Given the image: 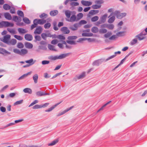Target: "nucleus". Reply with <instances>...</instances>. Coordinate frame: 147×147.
Returning <instances> with one entry per match:
<instances>
[{"mask_svg":"<svg viewBox=\"0 0 147 147\" xmlns=\"http://www.w3.org/2000/svg\"><path fill=\"white\" fill-rule=\"evenodd\" d=\"M70 53H68L61 54L59 55L51 56L49 59L52 60H55L57 59H62L68 56Z\"/></svg>","mask_w":147,"mask_h":147,"instance_id":"obj_1","label":"nucleus"},{"mask_svg":"<svg viewBox=\"0 0 147 147\" xmlns=\"http://www.w3.org/2000/svg\"><path fill=\"white\" fill-rule=\"evenodd\" d=\"M114 15L117 16L118 19H121L123 17L125 16L126 15V13H120L118 11H115L114 12H112L111 13L108 18L111 17L112 15Z\"/></svg>","mask_w":147,"mask_h":147,"instance_id":"obj_2","label":"nucleus"},{"mask_svg":"<svg viewBox=\"0 0 147 147\" xmlns=\"http://www.w3.org/2000/svg\"><path fill=\"white\" fill-rule=\"evenodd\" d=\"M13 24L7 21H2L0 22V28H1L8 27H12L13 26Z\"/></svg>","mask_w":147,"mask_h":147,"instance_id":"obj_3","label":"nucleus"},{"mask_svg":"<svg viewBox=\"0 0 147 147\" xmlns=\"http://www.w3.org/2000/svg\"><path fill=\"white\" fill-rule=\"evenodd\" d=\"M55 35H51L49 31L47 30L45 33H43L41 34V36L42 38L44 40H46L47 37H52L53 38H55Z\"/></svg>","mask_w":147,"mask_h":147,"instance_id":"obj_4","label":"nucleus"},{"mask_svg":"<svg viewBox=\"0 0 147 147\" xmlns=\"http://www.w3.org/2000/svg\"><path fill=\"white\" fill-rule=\"evenodd\" d=\"M147 33H145L144 31H142L140 33L136 35L135 37L137 38L139 40L141 41L143 40L146 38V35Z\"/></svg>","mask_w":147,"mask_h":147,"instance_id":"obj_5","label":"nucleus"},{"mask_svg":"<svg viewBox=\"0 0 147 147\" xmlns=\"http://www.w3.org/2000/svg\"><path fill=\"white\" fill-rule=\"evenodd\" d=\"M35 20H36L35 22L37 25L39 24L40 25H42L45 23L47 21L45 20L41 19H36Z\"/></svg>","mask_w":147,"mask_h":147,"instance_id":"obj_6","label":"nucleus"},{"mask_svg":"<svg viewBox=\"0 0 147 147\" xmlns=\"http://www.w3.org/2000/svg\"><path fill=\"white\" fill-rule=\"evenodd\" d=\"M11 36L9 35H6L5 36L3 37V41L4 43L8 44L9 41V40L10 39Z\"/></svg>","mask_w":147,"mask_h":147,"instance_id":"obj_7","label":"nucleus"},{"mask_svg":"<svg viewBox=\"0 0 147 147\" xmlns=\"http://www.w3.org/2000/svg\"><path fill=\"white\" fill-rule=\"evenodd\" d=\"M42 31V27L39 26H38L34 32V34H40Z\"/></svg>","mask_w":147,"mask_h":147,"instance_id":"obj_8","label":"nucleus"},{"mask_svg":"<svg viewBox=\"0 0 147 147\" xmlns=\"http://www.w3.org/2000/svg\"><path fill=\"white\" fill-rule=\"evenodd\" d=\"M80 27L79 24L78 23L74 24L73 25L69 27V29L72 31H75L77 30L78 28Z\"/></svg>","mask_w":147,"mask_h":147,"instance_id":"obj_9","label":"nucleus"},{"mask_svg":"<svg viewBox=\"0 0 147 147\" xmlns=\"http://www.w3.org/2000/svg\"><path fill=\"white\" fill-rule=\"evenodd\" d=\"M104 60L102 59H98L94 62L92 63L93 65L98 66Z\"/></svg>","mask_w":147,"mask_h":147,"instance_id":"obj_10","label":"nucleus"},{"mask_svg":"<svg viewBox=\"0 0 147 147\" xmlns=\"http://www.w3.org/2000/svg\"><path fill=\"white\" fill-rule=\"evenodd\" d=\"M74 107V106H72L71 107H70V108H68L67 109H66L64 110L62 112H61L59 113L57 115V116L59 117V116L61 115H62L65 113H66L69 111V110H70L71 109H72Z\"/></svg>","mask_w":147,"mask_h":147,"instance_id":"obj_11","label":"nucleus"},{"mask_svg":"<svg viewBox=\"0 0 147 147\" xmlns=\"http://www.w3.org/2000/svg\"><path fill=\"white\" fill-rule=\"evenodd\" d=\"M81 3L82 5L86 6H89L92 4V3L91 2L84 0L82 1Z\"/></svg>","mask_w":147,"mask_h":147,"instance_id":"obj_12","label":"nucleus"},{"mask_svg":"<svg viewBox=\"0 0 147 147\" xmlns=\"http://www.w3.org/2000/svg\"><path fill=\"white\" fill-rule=\"evenodd\" d=\"M25 39L28 41H31L33 39V37L32 35L29 34H27L25 35Z\"/></svg>","mask_w":147,"mask_h":147,"instance_id":"obj_13","label":"nucleus"},{"mask_svg":"<svg viewBox=\"0 0 147 147\" xmlns=\"http://www.w3.org/2000/svg\"><path fill=\"white\" fill-rule=\"evenodd\" d=\"M67 20L71 22H73L76 21H77L76 20V16L75 15H73L71 17H70L69 20Z\"/></svg>","mask_w":147,"mask_h":147,"instance_id":"obj_14","label":"nucleus"},{"mask_svg":"<svg viewBox=\"0 0 147 147\" xmlns=\"http://www.w3.org/2000/svg\"><path fill=\"white\" fill-rule=\"evenodd\" d=\"M61 30L65 34H68L70 32V31L67 27H63L61 29Z\"/></svg>","mask_w":147,"mask_h":147,"instance_id":"obj_15","label":"nucleus"},{"mask_svg":"<svg viewBox=\"0 0 147 147\" xmlns=\"http://www.w3.org/2000/svg\"><path fill=\"white\" fill-rule=\"evenodd\" d=\"M25 47L28 49H31L33 47V45L30 42H26L24 44Z\"/></svg>","mask_w":147,"mask_h":147,"instance_id":"obj_16","label":"nucleus"},{"mask_svg":"<svg viewBox=\"0 0 147 147\" xmlns=\"http://www.w3.org/2000/svg\"><path fill=\"white\" fill-rule=\"evenodd\" d=\"M0 53L2 54H4L5 53L10 54L11 53L3 48H0Z\"/></svg>","mask_w":147,"mask_h":147,"instance_id":"obj_17","label":"nucleus"},{"mask_svg":"<svg viewBox=\"0 0 147 147\" xmlns=\"http://www.w3.org/2000/svg\"><path fill=\"white\" fill-rule=\"evenodd\" d=\"M32 73V72H29L26 74H25L22 75L18 79V80H20L22 79H23L26 77L28 75H30Z\"/></svg>","mask_w":147,"mask_h":147,"instance_id":"obj_18","label":"nucleus"},{"mask_svg":"<svg viewBox=\"0 0 147 147\" xmlns=\"http://www.w3.org/2000/svg\"><path fill=\"white\" fill-rule=\"evenodd\" d=\"M13 20L15 22H20L22 20L21 18L20 17H18L17 16H14L13 17Z\"/></svg>","mask_w":147,"mask_h":147,"instance_id":"obj_19","label":"nucleus"},{"mask_svg":"<svg viewBox=\"0 0 147 147\" xmlns=\"http://www.w3.org/2000/svg\"><path fill=\"white\" fill-rule=\"evenodd\" d=\"M121 53V52L120 51H118L117 52H115V55H112L111 56H110V57H108V58H107V59H106L105 60V61H108V60L111 59H112L114 57L116 56V55L117 54H120Z\"/></svg>","mask_w":147,"mask_h":147,"instance_id":"obj_20","label":"nucleus"},{"mask_svg":"<svg viewBox=\"0 0 147 147\" xmlns=\"http://www.w3.org/2000/svg\"><path fill=\"white\" fill-rule=\"evenodd\" d=\"M107 14H105L102 16L100 18V20L103 23H105L106 21V18L107 17Z\"/></svg>","mask_w":147,"mask_h":147,"instance_id":"obj_21","label":"nucleus"},{"mask_svg":"<svg viewBox=\"0 0 147 147\" xmlns=\"http://www.w3.org/2000/svg\"><path fill=\"white\" fill-rule=\"evenodd\" d=\"M4 16L5 18L8 20H10L12 19L11 15L8 13H4Z\"/></svg>","mask_w":147,"mask_h":147,"instance_id":"obj_22","label":"nucleus"},{"mask_svg":"<svg viewBox=\"0 0 147 147\" xmlns=\"http://www.w3.org/2000/svg\"><path fill=\"white\" fill-rule=\"evenodd\" d=\"M60 102L57 103L55 105L51 107L48 109L45 110V111L46 112H50L52 111L53 109H54L60 103Z\"/></svg>","mask_w":147,"mask_h":147,"instance_id":"obj_23","label":"nucleus"},{"mask_svg":"<svg viewBox=\"0 0 147 147\" xmlns=\"http://www.w3.org/2000/svg\"><path fill=\"white\" fill-rule=\"evenodd\" d=\"M18 31L20 34H25L28 32V31L23 28H19L18 29Z\"/></svg>","mask_w":147,"mask_h":147,"instance_id":"obj_24","label":"nucleus"},{"mask_svg":"<svg viewBox=\"0 0 147 147\" xmlns=\"http://www.w3.org/2000/svg\"><path fill=\"white\" fill-rule=\"evenodd\" d=\"M71 12H72L69 10H67L65 11V13L67 18H70Z\"/></svg>","mask_w":147,"mask_h":147,"instance_id":"obj_25","label":"nucleus"},{"mask_svg":"<svg viewBox=\"0 0 147 147\" xmlns=\"http://www.w3.org/2000/svg\"><path fill=\"white\" fill-rule=\"evenodd\" d=\"M35 61H34L33 59H31L30 60L26 61H25V62L26 63L29 64V65L30 66L33 64L35 62Z\"/></svg>","mask_w":147,"mask_h":147,"instance_id":"obj_26","label":"nucleus"},{"mask_svg":"<svg viewBox=\"0 0 147 147\" xmlns=\"http://www.w3.org/2000/svg\"><path fill=\"white\" fill-rule=\"evenodd\" d=\"M16 42L17 40L16 39H13L9 41L8 45H14L16 44Z\"/></svg>","mask_w":147,"mask_h":147,"instance_id":"obj_27","label":"nucleus"},{"mask_svg":"<svg viewBox=\"0 0 147 147\" xmlns=\"http://www.w3.org/2000/svg\"><path fill=\"white\" fill-rule=\"evenodd\" d=\"M138 43L137 38H136L133 39L130 42V44L131 45H134Z\"/></svg>","mask_w":147,"mask_h":147,"instance_id":"obj_28","label":"nucleus"},{"mask_svg":"<svg viewBox=\"0 0 147 147\" xmlns=\"http://www.w3.org/2000/svg\"><path fill=\"white\" fill-rule=\"evenodd\" d=\"M58 11L57 10L52 11L50 12V14L52 16H54L57 14Z\"/></svg>","mask_w":147,"mask_h":147,"instance_id":"obj_29","label":"nucleus"},{"mask_svg":"<svg viewBox=\"0 0 147 147\" xmlns=\"http://www.w3.org/2000/svg\"><path fill=\"white\" fill-rule=\"evenodd\" d=\"M110 18H109V19L108 20V23H113L115 19V16H111Z\"/></svg>","mask_w":147,"mask_h":147,"instance_id":"obj_30","label":"nucleus"},{"mask_svg":"<svg viewBox=\"0 0 147 147\" xmlns=\"http://www.w3.org/2000/svg\"><path fill=\"white\" fill-rule=\"evenodd\" d=\"M23 91L26 93H28L31 94L32 93V90L29 88H26L23 90Z\"/></svg>","mask_w":147,"mask_h":147,"instance_id":"obj_31","label":"nucleus"},{"mask_svg":"<svg viewBox=\"0 0 147 147\" xmlns=\"http://www.w3.org/2000/svg\"><path fill=\"white\" fill-rule=\"evenodd\" d=\"M58 139H56L53 141L51 143L48 144L49 146H52L56 144L58 142Z\"/></svg>","mask_w":147,"mask_h":147,"instance_id":"obj_32","label":"nucleus"},{"mask_svg":"<svg viewBox=\"0 0 147 147\" xmlns=\"http://www.w3.org/2000/svg\"><path fill=\"white\" fill-rule=\"evenodd\" d=\"M38 78V76L37 74H35L33 76V80L35 84H36L37 83Z\"/></svg>","mask_w":147,"mask_h":147,"instance_id":"obj_33","label":"nucleus"},{"mask_svg":"<svg viewBox=\"0 0 147 147\" xmlns=\"http://www.w3.org/2000/svg\"><path fill=\"white\" fill-rule=\"evenodd\" d=\"M99 12V11L98 10H93L90 11L89 13L91 15H94L98 13Z\"/></svg>","mask_w":147,"mask_h":147,"instance_id":"obj_34","label":"nucleus"},{"mask_svg":"<svg viewBox=\"0 0 147 147\" xmlns=\"http://www.w3.org/2000/svg\"><path fill=\"white\" fill-rule=\"evenodd\" d=\"M66 42L71 45H76V44L75 41L73 40H66Z\"/></svg>","mask_w":147,"mask_h":147,"instance_id":"obj_35","label":"nucleus"},{"mask_svg":"<svg viewBox=\"0 0 147 147\" xmlns=\"http://www.w3.org/2000/svg\"><path fill=\"white\" fill-rule=\"evenodd\" d=\"M99 30L98 28L96 27H93L91 29L92 32L94 33H97Z\"/></svg>","mask_w":147,"mask_h":147,"instance_id":"obj_36","label":"nucleus"},{"mask_svg":"<svg viewBox=\"0 0 147 147\" xmlns=\"http://www.w3.org/2000/svg\"><path fill=\"white\" fill-rule=\"evenodd\" d=\"M85 76V72H83L80 74L79 76H77V78L78 79H82Z\"/></svg>","mask_w":147,"mask_h":147,"instance_id":"obj_37","label":"nucleus"},{"mask_svg":"<svg viewBox=\"0 0 147 147\" xmlns=\"http://www.w3.org/2000/svg\"><path fill=\"white\" fill-rule=\"evenodd\" d=\"M107 30L104 28H101L99 30V32L100 34H105L107 32Z\"/></svg>","mask_w":147,"mask_h":147,"instance_id":"obj_38","label":"nucleus"},{"mask_svg":"<svg viewBox=\"0 0 147 147\" xmlns=\"http://www.w3.org/2000/svg\"><path fill=\"white\" fill-rule=\"evenodd\" d=\"M11 7L9 5L7 4H4L3 5V8L5 10H7L10 9Z\"/></svg>","mask_w":147,"mask_h":147,"instance_id":"obj_39","label":"nucleus"},{"mask_svg":"<svg viewBox=\"0 0 147 147\" xmlns=\"http://www.w3.org/2000/svg\"><path fill=\"white\" fill-rule=\"evenodd\" d=\"M24 18L23 19V20L24 22L26 24H29L30 23V20L28 18L26 17H23Z\"/></svg>","mask_w":147,"mask_h":147,"instance_id":"obj_40","label":"nucleus"},{"mask_svg":"<svg viewBox=\"0 0 147 147\" xmlns=\"http://www.w3.org/2000/svg\"><path fill=\"white\" fill-rule=\"evenodd\" d=\"M7 30L11 34H16V32L15 30L13 29H11L9 28H7Z\"/></svg>","mask_w":147,"mask_h":147,"instance_id":"obj_41","label":"nucleus"},{"mask_svg":"<svg viewBox=\"0 0 147 147\" xmlns=\"http://www.w3.org/2000/svg\"><path fill=\"white\" fill-rule=\"evenodd\" d=\"M28 53V51L26 49H22L20 51V55H24Z\"/></svg>","mask_w":147,"mask_h":147,"instance_id":"obj_42","label":"nucleus"},{"mask_svg":"<svg viewBox=\"0 0 147 147\" xmlns=\"http://www.w3.org/2000/svg\"><path fill=\"white\" fill-rule=\"evenodd\" d=\"M48 49L51 50L53 51H56V50L54 46L50 44H49L48 45Z\"/></svg>","mask_w":147,"mask_h":147,"instance_id":"obj_43","label":"nucleus"},{"mask_svg":"<svg viewBox=\"0 0 147 147\" xmlns=\"http://www.w3.org/2000/svg\"><path fill=\"white\" fill-rule=\"evenodd\" d=\"M51 26V24L49 23H46L44 25V27L45 29L49 28Z\"/></svg>","mask_w":147,"mask_h":147,"instance_id":"obj_44","label":"nucleus"},{"mask_svg":"<svg viewBox=\"0 0 147 147\" xmlns=\"http://www.w3.org/2000/svg\"><path fill=\"white\" fill-rule=\"evenodd\" d=\"M18 15L22 17H24V15L23 12L20 10H18L17 12Z\"/></svg>","mask_w":147,"mask_h":147,"instance_id":"obj_45","label":"nucleus"},{"mask_svg":"<svg viewBox=\"0 0 147 147\" xmlns=\"http://www.w3.org/2000/svg\"><path fill=\"white\" fill-rule=\"evenodd\" d=\"M77 37L76 36H69L67 38V39L69 40H74L76 39Z\"/></svg>","mask_w":147,"mask_h":147,"instance_id":"obj_46","label":"nucleus"},{"mask_svg":"<svg viewBox=\"0 0 147 147\" xmlns=\"http://www.w3.org/2000/svg\"><path fill=\"white\" fill-rule=\"evenodd\" d=\"M36 20H34L33 21L34 24H32L31 26V30L33 29L34 28L36 27L37 25L36 24L35 21Z\"/></svg>","mask_w":147,"mask_h":147,"instance_id":"obj_47","label":"nucleus"},{"mask_svg":"<svg viewBox=\"0 0 147 147\" xmlns=\"http://www.w3.org/2000/svg\"><path fill=\"white\" fill-rule=\"evenodd\" d=\"M36 95L38 96H44V92L41 91H38L36 93Z\"/></svg>","mask_w":147,"mask_h":147,"instance_id":"obj_48","label":"nucleus"},{"mask_svg":"<svg viewBox=\"0 0 147 147\" xmlns=\"http://www.w3.org/2000/svg\"><path fill=\"white\" fill-rule=\"evenodd\" d=\"M99 19V18L98 16H95L91 19V21L92 22H95L97 21Z\"/></svg>","mask_w":147,"mask_h":147,"instance_id":"obj_49","label":"nucleus"},{"mask_svg":"<svg viewBox=\"0 0 147 147\" xmlns=\"http://www.w3.org/2000/svg\"><path fill=\"white\" fill-rule=\"evenodd\" d=\"M112 34L111 32H108L106 34L104 35V37L106 38H109Z\"/></svg>","mask_w":147,"mask_h":147,"instance_id":"obj_50","label":"nucleus"},{"mask_svg":"<svg viewBox=\"0 0 147 147\" xmlns=\"http://www.w3.org/2000/svg\"><path fill=\"white\" fill-rule=\"evenodd\" d=\"M83 16V14L82 13H79L77 15V19L80 20L81 19Z\"/></svg>","mask_w":147,"mask_h":147,"instance_id":"obj_51","label":"nucleus"},{"mask_svg":"<svg viewBox=\"0 0 147 147\" xmlns=\"http://www.w3.org/2000/svg\"><path fill=\"white\" fill-rule=\"evenodd\" d=\"M14 37L18 40H21L23 39V38L20 36L14 35Z\"/></svg>","mask_w":147,"mask_h":147,"instance_id":"obj_52","label":"nucleus"},{"mask_svg":"<svg viewBox=\"0 0 147 147\" xmlns=\"http://www.w3.org/2000/svg\"><path fill=\"white\" fill-rule=\"evenodd\" d=\"M17 47L18 48L21 49L22 48L24 47V45L21 42L18 43V44Z\"/></svg>","mask_w":147,"mask_h":147,"instance_id":"obj_53","label":"nucleus"},{"mask_svg":"<svg viewBox=\"0 0 147 147\" xmlns=\"http://www.w3.org/2000/svg\"><path fill=\"white\" fill-rule=\"evenodd\" d=\"M101 6L97 5H93L92 6V7L93 9H98L100 8Z\"/></svg>","mask_w":147,"mask_h":147,"instance_id":"obj_54","label":"nucleus"},{"mask_svg":"<svg viewBox=\"0 0 147 147\" xmlns=\"http://www.w3.org/2000/svg\"><path fill=\"white\" fill-rule=\"evenodd\" d=\"M87 23V22L84 20H82L80 21L79 23H78L79 24V25L80 26L81 24H85Z\"/></svg>","mask_w":147,"mask_h":147,"instance_id":"obj_55","label":"nucleus"},{"mask_svg":"<svg viewBox=\"0 0 147 147\" xmlns=\"http://www.w3.org/2000/svg\"><path fill=\"white\" fill-rule=\"evenodd\" d=\"M13 51L16 53L20 55V51L18 49H14L13 50Z\"/></svg>","mask_w":147,"mask_h":147,"instance_id":"obj_56","label":"nucleus"},{"mask_svg":"<svg viewBox=\"0 0 147 147\" xmlns=\"http://www.w3.org/2000/svg\"><path fill=\"white\" fill-rule=\"evenodd\" d=\"M57 38L61 40H64L65 39V37L62 35H59L57 36Z\"/></svg>","mask_w":147,"mask_h":147,"instance_id":"obj_57","label":"nucleus"},{"mask_svg":"<svg viewBox=\"0 0 147 147\" xmlns=\"http://www.w3.org/2000/svg\"><path fill=\"white\" fill-rule=\"evenodd\" d=\"M114 28V26L113 24H108L107 28L111 30L113 29Z\"/></svg>","mask_w":147,"mask_h":147,"instance_id":"obj_58","label":"nucleus"},{"mask_svg":"<svg viewBox=\"0 0 147 147\" xmlns=\"http://www.w3.org/2000/svg\"><path fill=\"white\" fill-rule=\"evenodd\" d=\"M79 5V3L77 2H72L70 3V5L72 6H77Z\"/></svg>","mask_w":147,"mask_h":147,"instance_id":"obj_59","label":"nucleus"},{"mask_svg":"<svg viewBox=\"0 0 147 147\" xmlns=\"http://www.w3.org/2000/svg\"><path fill=\"white\" fill-rule=\"evenodd\" d=\"M47 16V15L45 13H43L40 15V18H45Z\"/></svg>","mask_w":147,"mask_h":147,"instance_id":"obj_60","label":"nucleus"},{"mask_svg":"<svg viewBox=\"0 0 147 147\" xmlns=\"http://www.w3.org/2000/svg\"><path fill=\"white\" fill-rule=\"evenodd\" d=\"M49 63V61L47 60H43L42 61V64L43 65L48 64Z\"/></svg>","mask_w":147,"mask_h":147,"instance_id":"obj_61","label":"nucleus"},{"mask_svg":"<svg viewBox=\"0 0 147 147\" xmlns=\"http://www.w3.org/2000/svg\"><path fill=\"white\" fill-rule=\"evenodd\" d=\"M23 100H22L18 101H16L14 103V105H19L20 104H21L23 102Z\"/></svg>","mask_w":147,"mask_h":147,"instance_id":"obj_62","label":"nucleus"},{"mask_svg":"<svg viewBox=\"0 0 147 147\" xmlns=\"http://www.w3.org/2000/svg\"><path fill=\"white\" fill-rule=\"evenodd\" d=\"M41 108V105H36L32 107V108L33 109H36Z\"/></svg>","mask_w":147,"mask_h":147,"instance_id":"obj_63","label":"nucleus"},{"mask_svg":"<svg viewBox=\"0 0 147 147\" xmlns=\"http://www.w3.org/2000/svg\"><path fill=\"white\" fill-rule=\"evenodd\" d=\"M58 42V41L56 39H54L51 41V43L52 44L55 45Z\"/></svg>","mask_w":147,"mask_h":147,"instance_id":"obj_64","label":"nucleus"}]
</instances>
